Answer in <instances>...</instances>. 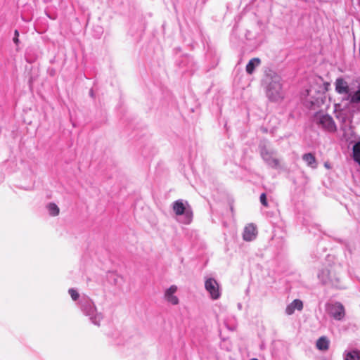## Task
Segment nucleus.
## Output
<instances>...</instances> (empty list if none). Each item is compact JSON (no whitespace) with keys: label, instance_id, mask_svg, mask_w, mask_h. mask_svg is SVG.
Listing matches in <instances>:
<instances>
[{"label":"nucleus","instance_id":"f257e3e1","mask_svg":"<svg viewBox=\"0 0 360 360\" xmlns=\"http://www.w3.org/2000/svg\"><path fill=\"white\" fill-rule=\"evenodd\" d=\"M266 95L273 101H278L283 98L281 77L275 72H271L266 75Z\"/></svg>","mask_w":360,"mask_h":360},{"label":"nucleus","instance_id":"f03ea898","mask_svg":"<svg viewBox=\"0 0 360 360\" xmlns=\"http://www.w3.org/2000/svg\"><path fill=\"white\" fill-rule=\"evenodd\" d=\"M78 304L84 313L88 316L92 323L96 326H100L101 321L103 319L102 313L98 312L94 301L88 296L83 295L79 300Z\"/></svg>","mask_w":360,"mask_h":360},{"label":"nucleus","instance_id":"7ed1b4c3","mask_svg":"<svg viewBox=\"0 0 360 360\" xmlns=\"http://www.w3.org/2000/svg\"><path fill=\"white\" fill-rule=\"evenodd\" d=\"M259 149L260 156L266 165L273 169L280 168L281 161L275 150L270 148L265 143H260Z\"/></svg>","mask_w":360,"mask_h":360},{"label":"nucleus","instance_id":"20e7f679","mask_svg":"<svg viewBox=\"0 0 360 360\" xmlns=\"http://www.w3.org/2000/svg\"><path fill=\"white\" fill-rule=\"evenodd\" d=\"M172 209L178 216H183L182 223L189 224L193 219V212L187 201L181 199L177 200L172 203Z\"/></svg>","mask_w":360,"mask_h":360},{"label":"nucleus","instance_id":"39448f33","mask_svg":"<svg viewBox=\"0 0 360 360\" xmlns=\"http://www.w3.org/2000/svg\"><path fill=\"white\" fill-rule=\"evenodd\" d=\"M314 123L319 128L328 132H335L336 131V124L333 117L327 114L319 112L314 115L313 119Z\"/></svg>","mask_w":360,"mask_h":360},{"label":"nucleus","instance_id":"423d86ee","mask_svg":"<svg viewBox=\"0 0 360 360\" xmlns=\"http://www.w3.org/2000/svg\"><path fill=\"white\" fill-rule=\"evenodd\" d=\"M318 278L323 285H328L334 288H342L340 285L339 278L331 275L330 271L328 269H321L318 274Z\"/></svg>","mask_w":360,"mask_h":360},{"label":"nucleus","instance_id":"0eeeda50","mask_svg":"<svg viewBox=\"0 0 360 360\" xmlns=\"http://www.w3.org/2000/svg\"><path fill=\"white\" fill-rule=\"evenodd\" d=\"M205 288L213 300H217L221 297V292L219 284L212 278H207L205 281Z\"/></svg>","mask_w":360,"mask_h":360},{"label":"nucleus","instance_id":"6e6552de","mask_svg":"<svg viewBox=\"0 0 360 360\" xmlns=\"http://www.w3.org/2000/svg\"><path fill=\"white\" fill-rule=\"evenodd\" d=\"M328 314L335 320L342 321L345 316V310L344 306L338 302L328 304L326 307Z\"/></svg>","mask_w":360,"mask_h":360},{"label":"nucleus","instance_id":"1a4fd4ad","mask_svg":"<svg viewBox=\"0 0 360 360\" xmlns=\"http://www.w3.org/2000/svg\"><path fill=\"white\" fill-rule=\"evenodd\" d=\"M177 289L176 285H172L169 288L166 289L164 292L165 300L172 305H177L179 302V298L175 295Z\"/></svg>","mask_w":360,"mask_h":360},{"label":"nucleus","instance_id":"9d476101","mask_svg":"<svg viewBox=\"0 0 360 360\" xmlns=\"http://www.w3.org/2000/svg\"><path fill=\"white\" fill-rule=\"evenodd\" d=\"M257 228L253 224H248L243 231V238L245 241H252L257 236Z\"/></svg>","mask_w":360,"mask_h":360},{"label":"nucleus","instance_id":"9b49d317","mask_svg":"<svg viewBox=\"0 0 360 360\" xmlns=\"http://www.w3.org/2000/svg\"><path fill=\"white\" fill-rule=\"evenodd\" d=\"M335 91L339 94H345L347 96L349 93V88L347 82L342 78H338L335 82Z\"/></svg>","mask_w":360,"mask_h":360},{"label":"nucleus","instance_id":"f8f14e48","mask_svg":"<svg viewBox=\"0 0 360 360\" xmlns=\"http://www.w3.org/2000/svg\"><path fill=\"white\" fill-rule=\"evenodd\" d=\"M303 308V303L300 300L296 299L294 300L290 304L286 307L285 313L288 315L292 314L295 309L299 311L302 310Z\"/></svg>","mask_w":360,"mask_h":360},{"label":"nucleus","instance_id":"ddd939ff","mask_svg":"<svg viewBox=\"0 0 360 360\" xmlns=\"http://www.w3.org/2000/svg\"><path fill=\"white\" fill-rule=\"evenodd\" d=\"M313 93V89H310L307 90V96L309 98H307V101L310 103L311 106L319 105V104L323 101L322 96L323 94L321 92H318L316 96L313 98L311 94Z\"/></svg>","mask_w":360,"mask_h":360},{"label":"nucleus","instance_id":"4468645a","mask_svg":"<svg viewBox=\"0 0 360 360\" xmlns=\"http://www.w3.org/2000/svg\"><path fill=\"white\" fill-rule=\"evenodd\" d=\"M343 356L344 360H360V351L358 349L345 351Z\"/></svg>","mask_w":360,"mask_h":360},{"label":"nucleus","instance_id":"2eb2a0df","mask_svg":"<svg viewBox=\"0 0 360 360\" xmlns=\"http://www.w3.org/2000/svg\"><path fill=\"white\" fill-rule=\"evenodd\" d=\"M302 160L307 163V165L311 168H316L317 163L314 155L311 153H305L302 156Z\"/></svg>","mask_w":360,"mask_h":360},{"label":"nucleus","instance_id":"dca6fc26","mask_svg":"<svg viewBox=\"0 0 360 360\" xmlns=\"http://www.w3.org/2000/svg\"><path fill=\"white\" fill-rule=\"evenodd\" d=\"M329 344V340L326 337L322 336L317 340L316 345L318 349L326 351L328 349Z\"/></svg>","mask_w":360,"mask_h":360},{"label":"nucleus","instance_id":"f3484780","mask_svg":"<svg viewBox=\"0 0 360 360\" xmlns=\"http://www.w3.org/2000/svg\"><path fill=\"white\" fill-rule=\"evenodd\" d=\"M260 59H259L258 58H254L251 59L246 65V72L248 74L251 75L254 72L255 68L258 67L260 65Z\"/></svg>","mask_w":360,"mask_h":360},{"label":"nucleus","instance_id":"a211bd4d","mask_svg":"<svg viewBox=\"0 0 360 360\" xmlns=\"http://www.w3.org/2000/svg\"><path fill=\"white\" fill-rule=\"evenodd\" d=\"M46 209L49 212V215L52 217H56L59 214L60 209L56 203L49 202L46 205Z\"/></svg>","mask_w":360,"mask_h":360},{"label":"nucleus","instance_id":"6ab92c4d","mask_svg":"<svg viewBox=\"0 0 360 360\" xmlns=\"http://www.w3.org/2000/svg\"><path fill=\"white\" fill-rule=\"evenodd\" d=\"M347 101H349L352 103H360V89L354 92V94H349L346 98Z\"/></svg>","mask_w":360,"mask_h":360},{"label":"nucleus","instance_id":"aec40b11","mask_svg":"<svg viewBox=\"0 0 360 360\" xmlns=\"http://www.w3.org/2000/svg\"><path fill=\"white\" fill-rule=\"evenodd\" d=\"M354 160L360 165V143H356L353 147Z\"/></svg>","mask_w":360,"mask_h":360},{"label":"nucleus","instance_id":"412c9836","mask_svg":"<svg viewBox=\"0 0 360 360\" xmlns=\"http://www.w3.org/2000/svg\"><path fill=\"white\" fill-rule=\"evenodd\" d=\"M68 292H69L71 298L72 299V300L76 301L79 299V294L75 289L70 288V289H69Z\"/></svg>","mask_w":360,"mask_h":360},{"label":"nucleus","instance_id":"4be33fe9","mask_svg":"<svg viewBox=\"0 0 360 360\" xmlns=\"http://www.w3.org/2000/svg\"><path fill=\"white\" fill-rule=\"evenodd\" d=\"M259 200H260V202L262 203V205H264V207H268L266 195L265 193L261 194Z\"/></svg>","mask_w":360,"mask_h":360},{"label":"nucleus","instance_id":"5701e85b","mask_svg":"<svg viewBox=\"0 0 360 360\" xmlns=\"http://www.w3.org/2000/svg\"><path fill=\"white\" fill-rule=\"evenodd\" d=\"M14 34H15V37L13 38V41L15 44H18L19 40H18V36H19V32L18 30H15V32H14Z\"/></svg>","mask_w":360,"mask_h":360},{"label":"nucleus","instance_id":"b1692460","mask_svg":"<svg viewBox=\"0 0 360 360\" xmlns=\"http://www.w3.org/2000/svg\"><path fill=\"white\" fill-rule=\"evenodd\" d=\"M90 94L91 96H93V91L92 90L90 91Z\"/></svg>","mask_w":360,"mask_h":360},{"label":"nucleus","instance_id":"393cba45","mask_svg":"<svg viewBox=\"0 0 360 360\" xmlns=\"http://www.w3.org/2000/svg\"><path fill=\"white\" fill-rule=\"evenodd\" d=\"M323 360H326V359H323Z\"/></svg>","mask_w":360,"mask_h":360}]
</instances>
